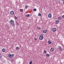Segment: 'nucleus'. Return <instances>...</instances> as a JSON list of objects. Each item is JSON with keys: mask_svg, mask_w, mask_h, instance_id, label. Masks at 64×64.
<instances>
[{"mask_svg": "<svg viewBox=\"0 0 64 64\" xmlns=\"http://www.w3.org/2000/svg\"><path fill=\"white\" fill-rule=\"evenodd\" d=\"M45 11H46V10H45Z\"/></svg>", "mask_w": 64, "mask_h": 64, "instance_id": "nucleus-34", "label": "nucleus"}, {"mask_svg": "<svg viewBox=\"0 0 64 64\" xmlns=\"http://www.w3.org/2000/svg\"><path fill=\"white\" fill-rule=\"evenodd\" d=\"M39 39L40 40H42L43 39V35L41 34L40 36Z\"/></svg>", "mask_w": 64, "mask_h": 64, "instance_id": "nucleus-2", "label": "nucleus"}, {"mask_svg": "<svg viewBox=\"0 0 64 64\" xmlns=\"http://www.w3.org/2000/svg\"><path fill=\"white\" fill-rule=\"evenodd\" d=\"M38 16H41V13H39L38 14Z\"/></svg>", "mask_w": 64, "mask_h": 64, "instance_id": "nucleus-18", "label": "nucleus"}, {"mask_svg": "<svg viewBox=\"0 0 64 64\" xmlns=\"http://www.w3.org/2000/svg\"><path fill=\"white\" fill-rule=\"evenodd\" d=\"M11 62H13L14 60L13 59L11 60Z\"/></svg>", "mask_w": 64, "mask_h": 64, "instance_id": "nucleus-30", "label": "nucleus"}, {"mask_svg": "<svg viewBox=\"0 0 64 64\" xmlns=\"http://www.w3.org/2000/svg\"><path fill=\"white\" fill-rule=\"evenodd\" d=\"M58 19L59 20H61L62 19V18L61 17H60L58 18Z\"/></svg>", "mask_w": 64, "mask_h": 64, "instance_id": "nucleus-13", "label": "nucleus"}, {"mask_svg": "<svg viewBox=\"0 0 64 64\" xmlns=\"http://www.w3.org/2000/svg\"><path fill=\"white\" fill-rule=\"evenodd\" d=\"M29 16H30V14H28L26 15V17H29Z\"/></svg>", "mask_w": 64, "mask_h": 64, "instance_id": "nucleus-15", "label": "nucleus"}, {"mask_svg": "<svg viewBox=\"0 0 64 64\" xmlns=\"http://www.w3.org/2000/svg\"><path fill=\"white\" fill-rule=\"evenodd\" d=\"M56 30V28H54L52 29L53 32H55Z\"/></svg>", "mask_w": 64, "mask_h": 64, "instance_id": "nucleus-5", "label": "nucleus"}, {"mask_svg": "<svg viewBox=\"0 0 64 64\" xmlns=\"http://www.w3.org/2000/svg\"><path fill=\"white\" fill-rule=\"evenodd\" d=\"M25 8H26V9H27V8H28V6H26Z\"/></svg>", "mask_w": 64, "mask_h": 64, "instance_id": "nucleus-20", "label": "nucleus"}, {"mask_svg": "<svg viewBox=\"0 0 64 64\" xmlns=\"http://www.w3.org/2000/svg\"><path fill=\"white\" fill-rule=\"evenodd\" d=\"M47 30H45L43 31V32L44 33H46Z\"/></svg>", "mask_w": 64, "mask_h": 64, "instance_id": "nucleus-6", "label": "nucleus"}, {"mask_svg": "<svg viewBox=\"0 0 64 64\" xmlns=\"http://www.w3.org/2000/svg\"><path fill=\"white\" fill-rule=\"evenodd\" d=\"M54 51V48H52L50 49V51L51 52H53Z\"/></svg>", "mask_w": 64, "mask_h": 64, "instance_id": "nucleus-9", "label": "nucleus"}, {"mask_svg": "<svg viewBox=\"0 0 64 64\" xmlns=\"http://www.w3.org/2000/svg\"><path fill=\"white\" fill-rule=\"evenodd\" d=\"M16 49H17V50H18L19 49V48L17 46L16 47Z\"/></svg>", "mask_w": 64, "mask_h": 64, "instance_id": "nucleus-17", "label": "nucleus"}, {"mask_svg": "<svg viewBox=\"0 0 64 64\" xmlns=\"http://www.w3.org/2000/svg\"><path fill=\"white\" fill-rule=\"evenodd\" d=\"M12 57H14V54H12Z\"/></svg>", "mask_w": 64, "mask_h": 64, "instance_id": "nucleus-27", "label": "nucleus"}, {"mask_svg": "<svg viewBox=\"0 0 64 64\" xmlns=\"http://www.w3.org/2000/svg\"><path fill=\"white\" fill-rule=\"evenodd\" d=\"M14 18L15 19H17L18 18L17 17Z\"/></svg>", "mask_w": 64, "mask_h": 64, "instance_id": "nucleus-28", "label": "nucleus"}, {"mask_svg": "<svg viewBox=\"0 0 64 64\" xmlns=\"http://www.w3.org/2000/svg\"><path fill=\"white\" fill-rule=\"evenodd\" d=\"M63 4H64V0L63 1Z\"/></svg>", "mask_w": 64, "mask_h": 64, "instance_id": "nucleus-31", "label": "nucleus"}, {"mask_svg": "<svg viewBox=\"0 0 64 64\" xmlns=\"http://www.w3.org/2000/svg\"><path fill=\"white\" fill-rule=\"evenodd\" d=\"M10 22L11 23V25L12 26H15V23H14V21L13 20H11L10 21Z\"/></svg>", "mask_w": 64, "mask_h": 64, "instance_id": "nucleus-1", "label": "nucleus"}, {"mask_svg": "<svg viewBox=\"0 0 64 64\" xmlns=\"http://www.w3.org/2000/svg\"><path fill=\"white\" fill-rule=\"evenodd\" d=\"M46 53H47V51H46V50H44V54H46Z\"/></svg>", "mask_w": 64, "mask_h": 64, "instance_id": "nucleus-14", "label": "nucleus"}, {"mask_svg": "<svg viewBox=\"0 0 64 64\" xmlns=\"http://www.w3.org/2000/svg\"><path fill=\"white\" fill-rule=\"evenodd\" d=\"M30 64H32V62L31 61L30 62H29Z\"/></svg>", "mask_w": 64, "mask_h": 64, "instance_id": "nucleus-24", "label": "nucleus"}, {"mask_svg": "<svg viewBox=\"0 0 64 64\" xmlns=\"http://www.w3.org/2000/svg\"><path fill=\"white\" fill-rule=\"evenodd\" d=\"M38 30H40V29H41V28H40V27H38Z\"/></svg>", "mask_w": 64, "mask_h": 64, "instance_id": "nucleus-26", "label": "nucleus"}, {"mask_svg": "<svg viewBox=\"0 0 64 64\" xmlns=\"http://www.w3.org/2000/svg\"><path fill=\"white\" fill-rule=\"evenodd\" d=\"M14 12L13 11H11L10 12V14H11L12 15H13V14H14Z\"/></svg>", "mask_w": 64, "mask_h": 64, "instance_id": "nucleus-8", "label": "nucleus"}, {"mask_svg": "<svg viewBox=\"0 0 64 64\" xmlns=\"http://www.w3.org/2000/svg\"><path fill=\"white\" fill-rule=\"evenodd\" d=\"M1 58H2V55L0 53V59H1Z\"/></svg>", "mask_w": 64, "mask_h": 64, "instance_id": "nucleus-19", "label": "nucleus"}, {"mask_svg": "<svg viewBox=\"0 0 64 64\" xmlns=\"http://www.w3.org/2000/svg\"><path fill=\"white\" fill-rule=\"evenodd\" d=\"M16 24H17V25H19V24H18V22H16Z\"/></svg>", "mask_w": 64, "mask_h": 64, "instance_id": "nucleus-22", "label": "nucleus"}, {"mask_svg": "<svg viewBox=\"0 0 64 64\" xmlns=\"http://www.w3.org/2000/svg\"><path fill=\"white\" fill-rule=\"evenodd\" d=\"M62 0V1H63V0Z\"/></svg>", "mask_w": 64, "mask_h": 64, "instance_id": "nucleus-33", "label": "nucleus"}, {"mask_svg": "<svg viewBox=\"0 0 64 64\" xmlns=\"http://www.w3.org/2000/svg\"><path fill=\"white\" fill-rule=\"evenodd\" d=\"M34 11H36L37 10L36 8H34Z\"/></svg>", "mask_w": 64, "mask_h": 64, "instance_id": "nucleus-23", "label": "nucleus"}, {"mask_svg": "<svg viewBox=\"0 0 64 64\" xmlns=\"http://www.w3.org/2000/svg\"><path fill=\"white\" fill-rule=\"evenodd\" d=\"M14 18H15V17H16V16H15V15H14Z\"/></svg>", "mask_w": 64, "mask_h": 64, "instance_id": "nucleus-32", "label": "nucleus"}, {"mask_svg": "<svg viewBox=\"0 0 64 64\" xmlns=\"http://www.w3.org/2000/svg\"><path fill=\"white\" fill-rule=\"evenodd\" d=\"M8 56L9 58H12V54H8Z\"/></svg>", "mask_w": 64, "mask_h": 64, "instance_id": "nucleus-4", "label": "nucleus"}, {"mask_svg": "<svg viewBox=\"0 0 64 64\" xmlns=\"http://www.w3.org/2000/svg\"><path fill=\"white\" fill-rule=\"evenodd\" d=\"M20 12H22L23 11V9H20Z\"/></svg>", "mask_w": 64, "mask_h": 64, "instance_id": "nucleus-21", "label": "nucleus"}, {"mask_svg": "<svg viewBox=\"0 0 64 64\" xmlns=\"http://www.w3.org/2000/svg\"><path fill=\"white\" fill-rule=\"evenodd\" d=\"M59 20H57L56 21V24H58V23H59Z\"/></svg>", "mask_w": 64, "mask_h": 64, "instance_id": "nucleus-10", "label": "nucleus"}, {"mask_svg": "<svg viewBox=\"0 0 64 64\" xmlns=\"http://www.w3.org/2000/svg\"><path fill=\"white\" fill-rule=\"evenodd\" d=\"M48 16L49 18H52V14L51 13H50L48 14Z\"/></svg>", "mask_w": 64, "mask_h": 64, "instance_id": "nucleus-3", "label": "nucleus"}, {"mask_svg": "<svg viewBox=\"0 0 64 64\" xmlns=\"http://www.w3.org/2000/svg\"><path fill=\"white\" fill-rule=\"evenodd\" d=\"M34 40H35V41H36V40H37V38H34Z\"/></svg>", "mask_w": 64, "mask_h": 64, "instance_id": "nucleus-29", "label": "nucleus"}, {"mask_svg": "<svg viewBox=\"0 0 64 64\" xmlns=\"http://www.w3.org/2000/svg\"><path fill=\"white\" fill-rule=\"evenodd\" d=\"M2 51L3 52H5V49L3 48L2 49Z\"/></svg>", "mask_w": 64, "mask_h": 64, "instance_id": "nucleus-12", "label": "nucleus"}, {"mask_svg": "<svg viewBox=\"0 0 64 64\" xmlns=\"http://www.w3.org/2000/svg\"><path fill=\"white\" fill-rule=\"evenodd\" d=\"M58 2H60V0H56Z\"/></svg>", "mask_w": 64, "mask_h": 64, "instance_id": "nucleus-25", "label": "nucleus"}, {"mask_svg": "<svg viewBox=\"0 0 64 64\" xmlns=\"http://www.w3.org/2000/svg\"><path fill=\"white\" fill-rule=\"evenodd\" d=\"M46 56H47V57H49V56H50V55H49V54H46Z\"/></svg>", "mask_w": 64, "mask_h": 64, "instance_id": "nucleus-16", "label": "nucleus"}, {"mask_svg": "<svg viewBox=\"0 0 64 64\" xmlns=\"http://www.w3.org/2000/svg\"><path fill=\"white\" fill-rule=\"evenodd\" d=\"M62 49V48L61 46H59L58 48V50H61Z\"/></svg>", "mask_w": 64, "mask_h": 64, "instance_id": "nucleus-7", "label": "nucleus"}, {"mask_svg": "<svg viewBox=\"0 0 64 64\" xmlns=\"http://www.w3.org/2000/svg\"><path fill=\"white\" fill-rule=\"evenodd\" d=\"M51 43H52V42H51V41L50 40L48 41V43L49 44H51Z\"/></svg>", "mask_w": 64, "mask_h": 64, "instance_id": "nucleus-11", "label": "nucleus"}]
</instances>
